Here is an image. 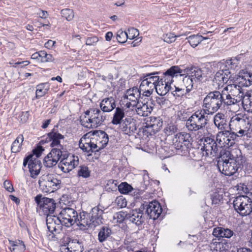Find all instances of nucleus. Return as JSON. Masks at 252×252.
<instances>
[{
	"label": "nucleus",
	"instance_id": "nucleus-1",
	"mask_svg": "<svg viewBox=\"0 0 252 252\" xmlns=\"http://www.w3.org/2000/svg\"><path fill=\"white\" fill-rule=\"evenodd\" d=\"M229 130L237 137L252 134V114L247 115L242 113L233 116L229 123Z\"/></svg>",
	"mask_w": 252,
	"mask_h": 252
},
{
	"label": "nucleus",
	"instance_id": "nucleus-2",
	"mask_svg": "<svg viewBox=\"0 0 252 252\" xmlns=\"http://www.w3.org/2000/svg\"><path fill=\"white\" fill-rule=\"evenodd\" d=\"M242 160L241 156L234 155L229 151L223 150L220 152V158L218 162L219 171L225 176H231L238 170Z\"/></svg>",
	"mask_w": 252,
	"mask_h": 252
},
{
	"label": "nucleus",
	"instance_id": "nucleus-3",
	"mask_svg": "<svg viewBox=\"0 0 252 252\" xmlns=\"http://www.w3.org/2000/svg\"><path fill=\"white\" fill-rule=\"evenodd\" d=\"M221 93L225 97L224 103L226 105L237 103L241 101L244 95L241 87L236 82L234 83L232 80H229Z\"/></svg>",
	"mask_w": 252,
	"mask_h": 252
},
{
	"label": "nucleus",
	"instance_id": "nucleus-4",
	"mask_svg": "<svg viewBox=\"0 0 252 252\" xmlns=\"http://www.w3.org/2000/svg\"><path fill=\"white\" fill-rule=\"evenodd\" d=\"M225 98L222 93L211 92L204 98L202 110L206 114L212 115L220 108Z\"/></svg>",
	"mask_w": 252,
	"mask_h": 252
},
{
	"label": "nucleus",
	"instance_id": "nucleus-5",
	"mask_svg": "<svg viewBox=\"0 0 252 252\" xmlns=\"http://www.w3.org/2000/svg\"><path fill=\"white\" fill-rule=\"evenodd\" d=\"M106 115L102 111L92 108L85 112L84 116L81 119V125L87 128L97 127L104 121Z\"/></svg>",
	"mask_w": 252,
	"mask_h": 252
},
{
	"label": "nucleus",
	"instance_id": "nucleus-6",
	"mask_svg": "<svg viewBox=\"0 0 252 252\" xmlns=\"http://www.w3.org/2000/svg\"><path fill=\"white\" fill-rule=\"evenodd\" d=\"M205 114L202 110L194 113L187 121L186 126L188 130L197 131L203 129L207 124Z\"/></svg>",
	"mask_w": 252,
	"mask_h": 252
},
{
	"label": "nucleus",
	"instance_id": "nucleus-7",
	"mask_svg": "<svg viewBox=\"0 0 252 252\" xmlns=\"http://www.w3.org/2000/svg\"><path fill=\"white\" fill-rule=\"evenodd\" d=\"M38 183L40 189L45 192H53L60 188L61 181L52 174L42 176Z\"/></svg>",
	"mask_w": 252,
	"mask_h": 252
},
{
	"label": "nucleus",
	"instance_id": "nucleus-8",
	"mask_svg": "<svg viewBox=\"0 0 252 252\" xmlns=\"http://www.w3.org/2000/svg\"><path fill=\"white\" fill-rule=\"evenodd\" d=\"M155 106L154 100L152 98H145L143 101L139 103L134 109L130 110L128 112L129 115L134 117L136 115L140 116L146 117L149 115L153 110Z\"/></svg>",
	"mask_w": 252,
	"mask_h": 252
},
{
	"label": "nucleus",
	"instance_id": "nucleus-9",
	"mask_svg": "<svg viewBox=\"0 0 252 252\" xmlns=\"http://www.w3.org/2000/svg\"><path fill=\"white\" fill-rule=\"evenodd\" d=\"M233 206L236 211L242 216L249 215L252 212V201L246 195L236 197L233 201Z\"/></svg>",
	"mask_w": 252,
	"mask_h": 252
},
{
	"label": "nucleus",
	"instance_id": "nucleus-10",
	"mask_svg": "<svg viewBox=\"0 0 252 252\" xmlns=\"http://www.w3.org/2000/svg\"><path fill=\"white\" fill-rule=\"evenodd\" d=\"M162 124V120L160 117H150L148 118L145 123V125L142 128L143 135L148 137L155 134L160 130Z\"/></svg>",
	"mask_w": 252,
	"mask_h": 252
},
{
	"label": "nucleus",
	"instance_id": "nucleus-11",
	"mask_svg": "<svg viewBox=\"0 0 252 252\" xmlns=\"http://www.w3.org/2000/svg\"><path fill=\"white\" fill-rule=\"evenodd\" d=\"M236 134L230 130L225 129L219 132L216 136V140L219 146L221 148H227L235 144V140L237 138Z\"/></svg>",
	"mask_w": 252,
	"mask_h": 252
},
{
	"label": "nucleus",
	"instance_id": "nucleus-12",
	"mask_svg": "<svg viewBox=\"0 0 252 252\" xmlns=\"http://www.w3.org/2000/svg\"><path fill=\"white\" fill-rule=\"evenodd\" d=\"M77 212L73 208L66 207L63 209L60 212L58 218L62 224L66 227L73 225L77 220Z\"/></svg>",
	"mask_w": 252,
	"mask_h": 252
},
{
	"label": "nucleus",
	"instance_id": "nucleus-13",
	"mask_svg": "<svg viewBox=\"0 0 252 252\" xmlns=\"http://www.w3.org/2000/svg\"><path fill=\"white\" fill-rule=\"evenodd\" d=\"M79 164V158L73 155L63 153L62 158L59 164V168L64 173H68Z\"/></svg>",
	"mask_w": 252,
	"mask_h": 252
},
{
	"label": "nucleus",
	"instance_id": "nucleus-14",
	"mask_svg": "<svg viewBox=\"0 0 252 252\" xmlns=\"http://www.w3.org/2000/svg\"><path fill=\"white\" fill-rule=\"evenodd\" d=\"M34 200L39 209L42 210L45 215H50L56 208V203L53 199L47 197H42L41 195H38L34 197Z\"/></svg>",
	"mask_w": 252,
	"mask_h": 252
},
{
	"label": "nucleus",
	"instance_id": "nucleus-15",
	"mask_svg": "<svg viewBox=\"0 0 252 252\" xmlns=\"http://www.w3.org/2000/svg\"><path fill=\"white\" fill-rule=\"evenodd\" d=\"M191 136L189 133L179 132L175 134L172 140V145L177 149L180 150L184 147H189L190 144Z\"/></svg>",
	"mask_w": 252,
	"mask_h": 252
},
{
	"label": "nucleus",
	"instance_id": "nucleus-16",
	"mask_svg": "<svg viewBox=\"0 0 252 252\" xmlns=\"http://www.w3.org/2000/svg\"><path fill=\"white\" fill-rule=\"evenodd\" d=\"M28 165L29 171L31 173V176L33 178H35L39 174L42 164L41 162L33 156L29 155L24 160L23 165Z\"/></svg>",
	"mask_w": 252,
	"mask_h": 252
},
{
	"label": "nucleus",
	"instance_id": "nucleus-17",
	"mask_svg": "<svg viewBox=\"0 0 252 252\" xmlns=\"http://www.w3.org/2000/svg\"><path fill=\"white\" fill-rule=\"evenodd\" d=\"M127 117H129V118H127V129H129L128 139L132 143L135 148L139 149L138 146L140 142V138L139 137H137L134 134L135 131H136V120L134 119V116L132 117L131 115H129L128 113L127 114Z\"/></svg>",
	"mask_w": 252,
	"mask_h": 252
},
{
	"label": "nucleus",
	"instance_id": "nucleus-18",
	"mask_svg": "<svg viewBox=\"0 0 252 252\" xmlns=\"http://www.w3.org/2000/svg\"><path fill=\"white\" fill-rule=\"evenodd\" d=\"M140 96V92L137 87L127 89V114L130 110L137 106Z\"/></svg>",
	"mask_w": 252,
	"mask_h": 252
},
{
	"label": "nucleus",
	"instance_id": "nucleus-19",
	"mask_svg": "<svg viewBox=\"0 0 252 252\" xmlns=\"http://www.w3.org/2000/svg\"><path fill=\"white\" fill-rule=\"evenodd\" d=\"M158 73L156 72L145 74L141 79L140 88L145 89L148 87L151 90H154L160 80Z\"/></svg>",
	"mask_w": 252,
	"mask_h": 252
},
{
	"label": "nucleus",
	"instance_id": "nucleus-20",
	"mask_svg": "<svg viewBox=\"0 0 252 252\" xmlns=\"http://www.w3.org/2000/svg\"><path fill=\"white\" fill-rule=\"evenodd\" d=\"M201 150L203 156L215 157L217 155L218 147L216 141L210 137L205 138Z\"/></svg>",
	"mask_w": 252,
	"mask_h": 252
},
{
	"label": "nucleus",
	"instance_id": "nucleus-21",
	"mask_svg": "<svg viewBox=\"0 0 252 252\" xmlns=\"http://www.w3.org/2000/svg\"><path fill=\"white\" fill-rule=\"evenodd\" d=\"M187 75H189L195 82L201 81L205 77L204 70L195 66L188 67L184 69H182L181 76Z\"/></svg>",
	"mask_w": 252,
	"mask_h": 252
},
{
	"label": "nucleus",
	"instance_id": "nucleus-22",
	"mask_svg": "<svg viewBox=\"0 0 252 252\" xmlns=\"http://www.w3.org/2000/svg\"><path fill=\"white\" fill-rule=\"evenodd\" d=\"M92 137L97 152L104 148L108 144V136L103 131H96L94 132Z\"/></svg>",
	"mask_w": 252,
	"mask_h": 252
},
{
	"label": "nucleus",
	"instance_id": "nucleus-23",
	"mask_svg": "<svg viewBox=\"0 0 252 252\" xmlns=\"http://www.w3.org/2000/svg\"><path fill=\"white\" fill-rule=\"evenodd\" d=\"M230 78V72L228 70H220L215 75L213 81V85L216 89H220L224 86V84L228 83Z\"/></svg>",
	"mask_w": 252,
	"mask_h": 252
},
{
	"label": "nucleus",
	"instance_id": "nucleus-24",
	"mask_svg": "<svg viewBox=\"0 0 252 252\" xmlns=\"http://www.w3.org/2000/svg\"><path fill=\"white\" fill-rule=\"evenodd\" d=\"M63 152L59 149L53 148L51 151L45 157L43 161L44 165L48 168L55 166L60 159L62 158Z\"/></svg>",
	"mask_w": 252,
	"mask_h": 252
},
{
	"label": "nucleus",
	"instance_id": "nucleus-25",
	"mask_svg": "<svg viewBox=\"0 0 252 252\" xmlns=\"http://www.w3.org/2000/svg\"><path fill=\"white\" fill-rule=\"evenodd\" d=\"M84 247L78 240L69 239L67 242L60 247L61 252H82Z\"/></svg>",
	"mask_w": 252,
	"mask_h": 252
},
{
	"label": "nucleus",
	"instance_id": "nucleus-26",
	"mask_svg": "<svg viewBox=\"0 0 252 252\" xmlns=\"http://www.w3.org/2000/svg\"><path fill=\"white\" fill-rule=\"evenodd\" d=\"M48 137L51 142L50 146L53 148H57L61 151L64 152V149L62 144L64 138V136L58 131H52L48 134Z\"/></svg>",
	"mask_w": 252,
	"mask_h": 252
},
{
	"label": "nucleus",
	"instance_id": "nucleus-27",
	"mask_svg": "<svg viewBox=\"0 0 252 252\" xmlns=\"http://www.w3.org/2000/svg\"><path fill=\"white\" fill-rule=\"evenodd\" d=\"M146 212L150 219H157L162 212V209L159 203L156 201H152L147 205Z\"/></svg>",
	"mask_w": 252,
	"mask_h": 252
},
{
	"label": "nucleus",
	"instance_id": "nucleus-28",
	"mask_svg": "<svg viewBox=\"0 0 252 252\" xmlns=\"http://www.w3.org/2000/svg\"><path fill=\"white\" fill-rule=\"evenodd\" d=\"M181 73L182 69L179 66H173L164 73L163 78L160 80H162L164 83L171 86L173 82V77L181 76Z\"/></svg>",
	"mask_w": 252,
	"mask_h": 252
},
{
	"label": "nucleus",
	"instance_id": "nucleus-29",
	"mask_svg": "<svg viewBox=\"0 0 252 252\" xmlns=\"http://www.w3.org/2000/svg\"><path fill=\"white\" fill-rule=\"evenodd\" d=\"M77 224L80 226L81 229L85 230L88 227H94L92 220L91 219V215L85 212L80 213L76 221Z\"/></svg>",
	"mask_w": 252,
	"mask_h": 252
},
{
	"label": "nucleus",
	"instance_id": "nucleus-30",
	"mask_svg": "<svg viewBox=\"0 0 252 252\" xmlns=\"http://www.w3.org/2000/svg\"><path fill=\"white\" fill-rule=\"evenodd\" d=\"M144 207H141L139 209L132 210L128 213V216H127V220L136 225H139L144 221V219L143 218V210Z\"/></svg>",
	"mask_w": 252,
	"mask_h": 252
},
{
	"label": "nucleus",
	"instance_id": "nucleus-31",
	"mask_svg": "<svg viewBox=\"0 0 252 252\" xmlns=\"http://www.w3.org/2000/svg\"><path fill=\"white\" fill-rule=\"evenodd\" d=\"M79 146L83 151L87 153L97 152V150L95 149L93 141L92 140V137H87V134H86L80 139Z\"/></svg>",
	"mask_w": 252,
	"mask_h": 252
},
{
	"label": "nucleus",
	"instance_id": "nucleus-32",
	"mask_svg": "<svg viewBox=\"0 0 252 252\" xmlns=\"http://www.w3.org/2000/svg\"><path fill=\"white\" fill-rule=\"evenodd\" d=\"M62 224L58 217L48 215L46 218V224L49 231L53 233L61 229Z\"/></svg>",
	"mask_w": 252,
	"mask_h": 252
},
{
	"label": "nucleus",
	"instance_id": "nucleus-33",
	"mask_svg": "<svg viewBox=\"0 0 252 252\" xmlns=\"http://www.w3.org/2000/svg\"><path fill=\"white\" fill-rule=\"evenodd\" d=\"M235 82L241 87H249L252 84V74L247 71L240 72Z\"/></svg>",
	"mask_w": 252,
	"mask_h": 252
},
{
	"label": "nucleus",
	"instance_id": "nucleus-34",
	"mask_svg": "<svg viewBox=\"0 0 252 252\" xmlns=\"http://www.w3.org/2000/svg\"><path fill=\"white\" fill-rule=\"evenodd\" d=\"M213 122L215 126L218 129L223 130L227 126V119L225 114L219 112L214 117Z\"/></svg>",
	"mask_w": 252,
	"mask_h": 252
},
{
	"label": "nucleus",
	"instance_id": "nucleus-35",
	"mask_svg": "<svg viewBox=\"0 0 252 252\" xmlns=\"http://www.w3.org/2000/svg\"><path fill=\"white\" fill-rule=\"evenodd\" d=\"M103 211L99 208L95 207L92 209L91 215V219L93 220L94 227H95L102 223V217Z\"/></svg>",
	"mask_w": 252,
	"mask_h": 252
},
{
	"label": "nucleus",
	"instance_id": "nucleus-36",
	"mask_svg": "<svg viewBox=\"0 0 252 252\" xmlns=\"http://www.w3.org/2000/svg\"><path fill=\"white\" fill-rule=\"evenodd\" d=\"M234 234L232 230L227 228L218 227L213 229V235L217 238H230Z\"/></svg>",
	"mask_w": 252,
	"mask_h": 252
},
{
	"label": "nucleus",
	"instance_id": "nucleus-37",
	"mask_svg": "<svg viewBox=\"0 0 252 252\" xmlns=\"http://www.w3.org/2000/svg\"><path fill=\"white\" fill-rule=\"evenodd\" d=\"M115 106L114 99L111 97L103 99L100 103L101 111L104 113L111 112Z\"/></svg>",
	"mask_w": 252,
	"mask_h": 252
},
{
	"label": "nucleus",
	"instance_id": "nucleus-38",
	"mask_svg": "<svg viewBox=\"0 0 252 252\" xmlns=\"http://www.w3.org/2000/svg\"><path fill=\"white\" fill-rule=\"evenodd\" d=\"M9 243L11 252H24L26 250V246L21 240H9Z\"/></svg>",
	"mask_w": 252,
	"mask_h": 252
},
{
	"label": "nucleus",
	"instance_id": "nucleus-39",
	"mask_svg": "<svg viewBox=\"0 0 252 252\" xmlns=\"http://www.w3.org/2000/svg\"><path fill=\"white\" fill-rule=\"evenodd\" d=\"M158 94L160 95H165L170 90L173 89L171 86L163 82L162 80H159L158 84L155 88Z\"/></svg>",
	"mask_w": 252,
	"mask_h": 252
},
{
	"label": "nucleus",
	"instance_id": "nucleus-40",
	"mask_svg": "<svg viewBox=\"0 0 252 252\" xmlns=\"http://www.w3.org/2000/svg\"><path fill=\"white\" fill-rule=\"evenodd\" d=\"M241 101L244 109L248 112H252V93L244 95Z\"/></svg>",
	"mask_w": 252,
	"mask_h": 252
},
{
	"label": "nucleus",
	"instance_id": "nucleus-41",
	"mask_svg": "<svg viewBox=\"0 0 252 252\" xmlns=\"http://www.w3.org/2000/svg\"><path fill=\"white\" fill-rule=\"evenodd\" d=\"M125 117V112L123 109L117 107L116 109L115 112L114 114L113 119L112 120V123L113 125H119L123 121V119Z\"/></svg>",
	"mask_w": 252,
	"mask_h": 252
},
{
	"label": "nucleus",
	"instance_id": "nucleus-42",
	"mask_svg": "<svg viewBox=\"0 0 252 252\" xmlns=\"http://www.w3.org/2000/svg\"><path fill=\"white\" fill-rule=\"evenodd\" d=\"M49 90V85L48 83H42L36 86V97L39 98L46 94Z\"/></svg>",
	"mask_w": 252,
	"mask_h": 252
},
{
	"label": "nucleus",
	"instance_id": "nucleus-43",
	"mask_svg": "<svg viewBox=\"0 0 252 252\" xmlns=\"http://www.w3.org/2000/svg\"><path fill=\"white\" fill-rule=\"evenodd\" d=\"M23 140L24 137L22 135L20 134L17 136L16 139L13 141L11 147V150L12 153L20 152Z\"/></svg>",
	"mask_w": 252,
	"mask_h": 252
},
{
	"label": "nucleus",
	"instance_id": "nucleus-44",
	"mask_svg": "<svg viewBox=\"0 0 252 252\" xmlns=\"http://www.w3.org/2000/svg\"><path fill=\"white\" fill-rule=\"evenodd\" d=\"M114 219L117 220L118 225L122 228L125 229L126 226V213L124 211H120L114 216Z\"/></svg>",
	"mask_w": 252,
	"mask_h": 252
},
{
	"label": "nucleus",
	"instance_id": "nucleus-45",
	"mask_svg": "<svg viewBox=\"0 0 252 252\" xmlns=\"http://www.w3.org/2000/svg\"><path fill=\"white\" fill-rule=\"evenodd\" d=\"M190 46L193 48L196 47L203 40V36L196 34L189 36L186 38Z\"/></svg>",
	"mask_w": 252,
	"mask_h": 252
},
{
	"label": "nucleus",
	"instance_id": "nucleus-46",
	"mask_svg": "<svg viewBox=\"0 0 252 252\" xmlns=\"http://www.w3.org/2000/svg\"><path fill=\"white\" fill-rule=\"evenodd\" d=\"M111 233V230L107 227H102L98 234V239L101 243L105 241L109 237Z\"/></svg>",
	"mask_w": 252,
	"mask_h": 252
},
{
	"label": "nucleus",
	"instance_id": "nucleus-47",
	"mask_svg": "<svg viewBox=\"0 0 252 252\" xmlns=\"http://www.w3.org/2000/svg\"><path fill=\"white\" fill-rule=\"evenodd\" d=\"M142 191L141 189L133 188L131 185L127 183V195L128 197H133L134 198H137L141 193Z\"/></svg>",
	"mask_w": 252,
	"mask_h": 252
},
{
	"label": "nucleus",
	"instance_id": "nucleus-48",
	"mask_svg": "<svg viewBox=\"0 0 252 252\" xmlns=\"http://www.w3.org/2000/svg\"><path fill=\"white\" fill-rule=\"evenodd\" d=\"M183 79V83L186 88V93H189L192 89L194 83H195L189 75H185Z\"/></svg>",
	"mask_w": 252,
	"mask_h": 252
},
{
	"label": "nucleus",
	"instance_id": "nucleus-49",
	"mask_svg": "<svg viewBox=\"0 0 252 252\" xmlns=\"http://www.w3.org/2000/svg\"><path fill=\"white\" fill-rule=\"evenodd\" d=\"M40 61L42 63L52 62L54 58L51 54H47L44 51H40Z\"/></svg>",
	"mask_w": 252,
	"mask_h": 252
},
{
	"label": "nucleus",
	"instance_id": "nucleus-50",
	"mask_svg": "<svg viewBox=\"0 0 252 252\" xmlns=\"http://www.w3.org/2000/svg\"><path fill=\"white\" fill-rule=\"evenodd\" d=\"M62 17L65 18L67 21L72 20L74 17V13L72 10L70 9H64L61 11Z\"/></svg>",
	"mask_w": 252,
	"mask_h": 252
},
{
	"label": "nucleus",
	"instance_id": "nucleus-51",
	"mask_svg": "<svg viewBox=\"0 0 252 252\" xmlns=\"http://www.w3.org/2000/svg\"><path fill=\"white\" fill-rule=\"evenodd\" d=\"M225 64L228 68L235 69L238 66L239 61L235 58H231L227 60Z\"/></svg>",
	"mask_w": 252,
	"mask_h": 252
},
{
	"label": "nucleus",
	"instance_id": "nucleus-52",
	"mask_svg": "<svg viewBox=\"0 0 252 252\" xmlns=\"http://www.w3.org/2000/svg\"><path fill=\"white\" fill-rule=\"evenodd\" d=\"M178 130L177 127L173 124H168L164 129V132L167 135H171Z\"/></svg>",
	"mask_w": 252,
	"mask_h": 252
},
{
	"label": "nucleus",
	"instance_id": "nucleus-53",
	"mask_svg": "<svg viewBox=\"0 0 252 252\" xmlns=\"http://www.w3.org/2000/svg\"><path fill=\"white\" fill-rule=\"evenodd\" d=\"M223 195L222 192L221 193L219 191H215L211 194V199L213 204H218L222 199Z\"/></svg>",
	"mask_w": 252,
	"mask_h": 252
},
{
	"label": "nucleus",
	"instance_id": "nucleus-54",
	"mask_svg": "<svg viewBox=\"0 0 252 252\" xmlns=\"http://www.w3.org/2000/svg\"><path fill=\"white\" fill-rule=\"evenodd\" d=\"M139 34V31L134 28L128 29L127 32V39L131 40L138 36Z\"/></svg>",
	"mask_w": 252,
	"mask_h": 252
},
{
	"label": "nucleus",
	"instance_id": "nucleus-55",
	"mask_svg": "<svg viewBox=\"0 0 252 252\" xmlns=\"http://www.w3.org/2000/svg\"><path fill=\"white\" fill-rule=\"evenodd\" d=\"M78 175L79 176H81L83 178H88L90 175V172L88 167L86 166H81L78 171Z\"/></svg>",
	"mask_w": 252,
	"mask_h": 252
},
{
	"label": "nucleus",
	"instance_id": "nucleus-56",
	"mask_svg": "<svg viewBox=\"0 0 252 252\" xmlns=\"http://www.w3.org/2000/svg\"><path fill=\"white\" fill-rule=\"evenodd\" d=\"M178 36H179L175 35L173 33L169 32L163 34L162 38L164 41L168 43H171L174 42L176 40V37Z\"/></svg>",
	"mask_w": 252,
	"mask_h": 252
},
{
	"label": "nucleus",
	"instance_id": "nucleus-57",
	"mask_svg": "<svg viewBox=\"0 0 252 252\" xmlns=\"http://www.w3.org/2000/svg\"><path fill=\"white\" fill-rule=\"evenodd\" d=\"M175 90L172 92V94L175 97H181L187 94L186 90L185 88H180L174 86Z\"/></svg>",
	"mask_w": 252,
	"mask_h": 252
},
{
	"label": "nucleus",
	"instance_id": "nucleus-58",
	"mask_svg": "<svg viewBox=\"0 0 252 252\" xmlns=\"http://www.w3.org/2000/svg\"><path fill=\"white\" fill-rule=\"evenodd\" d=\"M116 38L119 43H125L126 42V32L119 30L117 32Z\"/></svg>",
	"mask_w": 252,
	"mask_h": 252
},
{
	"label": "nucleus",
	"instance_id": "nucleus-59",
	"mask_svg": "<svg viewBox=\"0 0 252 252\" xmlns=\"http://www.w3.org/2000/svg\"><path fill=\"white\" fill-rule=\"evenodd\" d=\"M44 151V149L43 147L41 146H37L36 148L33 150V155L32 156H33V157L37 158L39 157L42 153H43Z\"/></svg>",
	"mask_w": 252,
	"mask_h": 252
},
{
	"label": "nucleus",
	"instance_id": "nucleus-60",
	"mask_svg": "<svg viewBox=\"0 0 252 252\" xmlns=\"http://www.w3.org/2000/svg\"><path fill=\"white\" fill-rule=\"evenodd\" d=\"M117 205L120 208L126 207V200L123 196H120L116 199Z\"/></svg>",
	"mask_w": 252,
	"mask_h": 252
},
{
	"label": "nucleus",
	"instance_id": "nucleus-61",
	"mask_svg": "<svg viewBox=\"0 0 252 252\" xmlns=\"http://www.w3.org/2000/svg\"><path fill=\"white\" fill-rule=\"evenodd\" d=\"M140 89L143 91L142 93V99H143V97H146V98H150L149 97L152 94L153 90H151L150 88L147 87V88H140Z\"/></svg>",
	"mask_w": 252,
	"mask_h": 252
},
{
	"label": "nucleus",
	"instance_id": "nucleus-62",
	"mask_svg": "<svg viewBox=\"0 0 252 252\" xmlns=\"http://www.w3.org/2000/svg\"><path fill=\"white\" fill-rule=\"evenodd\" d=\"M98 41V38L96 36L89 37L87 39L86 44L87 45H94Z\"/></svg>",
	"mask_w": 252,
	"mask_h": 252
},
{
	"label": "nucleus",
	"instance_id": "nucleus-63",
	"mask_svg": "<svg viewBox=\"0 0 252 252\" xmlns=\"http://www.w3.org/2000/svg\"><path fill=\"white\" fill-rule=\"evenodd\" d=\"M3 186L5 189L10 192H11L14 190L12 184L8 180H5L4 181L3 183Z\"/></svg>",
	"mask_w": 252,
	"mask_h": 252
},
{
	"label": "nucleus",
	"instance_id": "nucleus-64",
	"mask_svg": "<svg viewBox=\"0 0 252 252\" xmlns=\"http://www.w3.org/2000/svg\"><path fill=\"white\" fill-rule=\"evenodd\" d=\"M118 190L121 193L126 194V182L121 183L118 187Z\"/></svg>",
	"mask_w": 252,
	"mask_h": 252
}]
</instances>
